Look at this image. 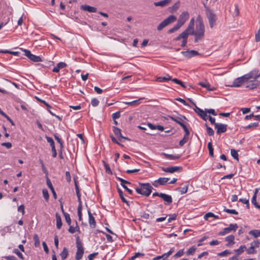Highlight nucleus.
I'll return each instance as SVG.
<instances>
[{"label":"nucleus","instance_id":"1","mask_svg":"<svg viewBox=\"0 0 260 260\" xmlns=\"http://www.w3.org/2000/svg\"><path fill=\"white\" fill-rule=\"evenodd\" d=\"M191 35L195 36L194 42L197 43L200 40H202L205 34V26L202 20H197L196 25V30L191 32Z\"/></svg>","mask_w":260,"mask_h":260},{"label":"nucleus","instance_id":"2","mask_svg":"<svg viewBox=\"0 0 260 260\" xmlns=\"http://www.w3.org/2000/svg\"><path fill=\"white\" fill-rule=\"evenodd\" d=\"M139 187L136 189L138 193L146 197H148L150 194L153 187L149 183H139Z\"/></svg>","mask_w":260,"mask_h":260},{"label":"nucleus","instance_id":"3","mask_svg":"<svg viewBox=\"0 0 260 260\" xmlns=\"http://www.w3.org/2000/svg\"><path fill=\"white\" fill-rule=\"evenodd\" d=\"M205 11L207 17L209 21L210 27L212 28L216 24L217 17L216 14L212 10H210L205 4Z\"/></svg>","mask_w":260,"mask_h":260},{"label":"nucleus","instance_id":"4","mask_svg":"<svg viewBox=\"0 0 260 260\" xmlns=\"http://www.w3.org/2000/svg\"><path fill=\"white\" fill-rule=\"evenodd\" d=\"M76 247L77 250L76 253L75 258L76 260H80L82 258L84 254V248L83 247L82 243L78 237L76 239Z\"/></svg>","mask_w":260,"mask_h":260},{"label":"nucleus","instance_id":"5","mask_svg":"<svg viewBox=\"0 0 260 260\" xmlns=\"http://www.w3.org/2000/svg\"><path fill=\"white\" fill-rule=\"evenodd\" d=\"M248 80V78L246 76V74L243 76L238 77L234 80L233 84L231 85H229L230 87H239L244 84L246 83V82Z\"/></svg>","mask_w":260,"mask_h":260},{"label":"nucleus","instance_id":"6","mask_svg":"<svg viewBox=\"0 0 260 260\" xmlns=\"http://www.w3.org/2000/svg\"><path fill=\"white\" fill-rule=\"evenodd\" d=\"M176 19V18L174 15L169 16L157 26V30L158 31L162 30L164 27L169 25L170 23L175 21Z\"/></svg>","mask_w":260,"mask_h":260},{"label":"nucleus","instance_id":"7","mask_svg":"<svg viewBox=\"0 0 260 260\" xmlns=\"http://www.w3.org/2000/svg\"><path fill=\"white\" fill-rule=\"evenodd\" d=\"M245 84H246L245 86L246 88L249 89H253L259 85L260 81L256 79H251L246 81Z\"/></svg>","mask_w":260,"mask_h":260},{"label":"nucleus","instance_id":"8","mask_svg":"<svg viewBox=\"0 0 260 260\" xmlns=\"http://www.w3.org/2000/svg\"><path fill=\"white\" fill-rule=\"evenodd\" d=\"M23 51L24 52V55L31 61L34 62H40L42 61L40 56L31 54L29 50L24 49Z\"/></svg>","mask_w":260,"mask_h":260},{"label":"nucleus","instance_id":"9","mask_svg":"<svg viewBox=\"0 0 260 260\" xmlns=\"http://www.w3.org/2000/svg\"><path fill=\"white\" fill-rule=\"evenodd\" d=\"M238 225L237 224H230L229 227L225 228L223 231L219 233V235L223 236L226 234L230 233L231 231L235 232L238 229Z\"/></svg>","mask_w":260,"mask_h":260},{"label":"nucleus","instance_id":"10","mask_svg":"<svg viewBox=\"0 0 260 260\" xmlns=\"http://www.w3.org/2000/svg\"><path fill=\"white\" fill-rule=\"evenodd\" d=\"M189 18V14L187 12H182L179 16V19L177 22V24L181 27L184 24L185 21Z\"/></svg>","mask_w":260,"mask_h":260},{"label":"nucleus","instance_id":"11","mask_svg":"<svg viewBox=\"0 0 260 260\" xmlns=\"http://www.w3.org/2000/svg\"><path fill=\"white\" fill-rule=\"evenodd\" d=\"M193 104L194 105V106L195 107V109H194L195 112L201 118H202L204 120H207V119H208V117H207V115L206 114V110H205V111H204L202 109L198 107L195 103H193Z\"/></svg>","mask_w":260,"mask_h":260},{"label":"nucleus","instance_id":"12","mask_svg":"<svg viewBox=\"0 0 260 260\" xmlns=\"http://www.w3.org/2000/svg\"><path fill=\"white\" fill-rule=\"evenodd\" d=\"M246 76L248 78V80L253 79L257 80V78L260 77V73H258V70L257 69H254L250 72L249 73L246 74Z\"/></svg>","mask_w":260,"mask_h":260},{"label":"nucleus","instance_id":"13","mask_svg":"<svg viewBox=\"0 0 260 260\" xmlns=\"http://www.w3.org/2000/svg\"><path fill=\"white\" fill-rule=\"evenodd\" d=\"M215 128L216 129V133L219 135L226 132L227 125L222 123L215 124Z\"/></svg>","mask_w":260,"mask_h":260},{"label":"nucleus","instance_id":"14","mask_svg":"<svg viewBox=\"0 0 260 260\" xmlns=\"http://www.w3.org/2000/svg\"><path fill=\"white\" fill-rule=\"evenodd\" d=\"M171 119L173 121L176 122L178 123L180 125H181L183 123H185L187 121V119L184 116L182 115H179L177 117H170Z\"/></svg>","mask_w":260,"mask_h":260},{"label":"nucleus","instance_id":"15","mask_svg":"<svg viewBox=\"0 0 260 260\" xmlns=\"http://www.w3.org/2000/svg\"><path fill=\"white\" fill-rule=\"evenodd\" d=\"M182 169L181 167H171L168 168H162V170L165 172L173 173L178 172Z\"/></svg>","mask_w":260,"mask_h":260},{"label":"nucleus","instance_id":"16","mask_svg":"<svg viewBox=\"0 0 260 260\" xmlns=\"http://www.w3.org/2000/svg\"><path fill=\"white\" fill-rule=\"evenodd\" d=\"M117 179L120 181L121 182V185L131 194H132L133 193V191L132 190L128 188L127 187V186H125V184H131V183L128 181H126L125 180H124L122 178H120V177H117Z\"/></svg>","mask_w":260,"mask_h":260},{"label":"nucleus","instance_id":"17","mask_svg":"<svg viewBox=\"0 0 260 260\" xmlns=\"http://www.w3.org/2000/svg\"><path fill=\"white\" fill-rule=\"evenodd\" d=\"M80 8L83 11H88L90 13H95L97 11L96 8L86 5L81 6Z\"/></svg>","mask_w":260,"mask_h":260},{"label":"nucleus","instance_id":"18","mask_svg":"<svg viewBox=\"0 0 260 260\" xmlns=\"http://www.w3.org/2000/svg\"><path fill=\"white\" fill-rule=\"evenodd\" d=\"M113 131L115 135H116L117 137H119L120 138H122V139H123L125 140H129V139L128 138H127V137H124L122 136V135L121 133V129L120 128L114 126H113Z\"/></svg>","mask_w":260,"mask_h":260},{"label":"nucleus","instance_id":"19","mask_svg":"<svg viewBox=\"0 0 260 260\" xmlns=\"http://www.w3.org/2000/svg\"><path fill=\"white\" fill-rule=\"evenodd\" d=\"M169 180V178H159L158 179L155 181L154 183H153V185L155 187H157V185L156 183H158L161 185H164L167 183Z\"/></svg>","mask_w":260,"mask_h":260},{"label":"nucleus","instance_id":"20","mask_svg":"<svg viewBox=\"0 0 260 260\" xmlns=\"http://www.w3.org/2000/svg\"><path fill=\"white\" fill-rule=\"evenodd\" d=\"M159 197L162 199L165 202L169 204L172 202V198L171 196L164 193H160Z\"/></svg>","mask_w":260,"mask_h":260},{"label":"nucleus","instance_id":"21","mask_svg":"<svg viewBox=\"0 0 260 260\" xmlns=\"http://www.w3.org/2000/svg\"><path fill=\"white\" fill-rule=\"evenodd\" d=\"M172 0H162L160 2H155L154 5L156 7L160 6L161 7H165L168 5Z\"/></svg>","mask_w":260,"mask_h":260},{"label":"nucleus","instance_id":"22","mask_svg":"<svg viewBox=\"0 0 260 260\" xmlns=\"http://www.w3.org/2000/svg\"><path fill=\"white\" fill-rule=\"evenodd\" d=\"M67 64L64 62H60L58 63L57 66L53 69L52 71L53 72L58 73L60 69L65 68Z\"/></svg>","mask_w":260,"mask_h":260},{"label":"nucleus","instance_id":"23","mask_svg":"<svg viewBox=\"0 0 260 260\" xmlns=\"http://www.w3.org/2000/svg\"><path fill=\"white\" fill-rule=\"evenodd\" d=\"M88 214L89 216V223L92 228H94L96 225L94 217L92 216L89 211H88Z\"/></svg>","mask_w":260,"mask_h":260},{"label":"nucleus","instance_id":"24","mask_svg":"<svg viewBox=\"0 0 260 260\" xmlns=\"http://www.w3.org/2000/svg\"><path fill=\"white\" fill-rule=\"evenodd\" d=\"M225 239L228 242V243L226 244V246H230L235 243V237L232 235L227 236Z\"/></svg>","mask_w":260,"mask_h":260},{"label":"nucleus","instance_id":"25","mask_svg":"<svg viewBox=\"0 0 260 260\" xmlns=\"http://www.w3.org/2000/svg\"><path fill=\"white\" fill-rule=\"evenodd\" d=\"M47 185L48 186V187L50 189V190H51V192L53 194V197L54 198V199H56L57 197H56V193L55 191V190L53 188V186L52 184V183L51 182V181L50 180V179L48 178L47 179Z\"/></svg>","mask_w":260,"mask_h":260},{"label":"nucleus","instance_id":"26","mask_svg":"<svg viewBox=\"0 0 260 260\" xmlns=\"http://www.w3.org/2000/svg\"><path fill=\"white\" fill-rule=\"evenodd\" d=\"M163 155L166 158L170 159H173V160L179 159L181 157V155L179 154L173 155V154H167V153H164Z\"/></svg>","mask_w":260,"mask_h":260},{"label":"nucleus","instance_id":"27","mask_svg":"<svg viewBox=\"0 0 260 260\" xmlns=\"http://www.w3.org/2000/svg\"><path fill=\"white\" fill-rule=\"evenodd\" d=\"M36 99L38 101L42 103H43L46 107H47V110L52 115H55V114L53 113L51 111H49V108H51V106L48 104L47 103H46L44 100H41V99L38 98V97H36Z\"/></svg>","mask_w":260,"mask_h":260},{"label":"nucleus","instance_id":"28","mask_svg":"<svg viewBox=\"0 0 260 260\" xmlns=\"http://www.w3.org/2000/svg\"><path fill=\"white\" fill-rule=\"evenodd\" d=\"M231 12L233 16H238L239 14V11L238 5L235 4L234 7L231 9Z\"/></svg>","mask_w":260,"mask_h":260},{"label":"nucleus","instance_id":"29","mask_svg":"<svg viewBox=\"0 0 260 260\" xmlns=\"http://www.w3.org/2000/svg\"><path fill=\"white\" fill-rule=\"evenodd\" d=\"M181 39L185 40H187V38L189 35H191V32L188 30L187 29H185L184 31H183L181 34H180Z\"/></svg>","mask_w":260,"mask_h":260},{"label":"nucleus","instance_id":"30","mask_svg":"<svg viewBox=\"0 0 260 260\" xmlns=\"http://www.w3.org/2000/svg\"><path fill=\"white\" fill-rule=\"evenodd\" d=\"M55 216L56 219V228L59 230L62 226L61 218L58 213H56Z\"/></svg>","mask_w":260,"mask_h":260},{"label":"nucleus","instance_id":"31","mask_svg":"<svg viewBox=\"0 0 260 260\" xmlns=\"http://www.w3.org/2000/svg\"><path fill=\"white\" fill-rule=\"evenodd\" d=\"M69 255V251L67 247H64L62 251L60 253V256L62 260L65 259Z\"/></svg>","mask_w":260,"mask_h":260},{"label":"nucleus","instance_id":"32","mask_svg":"<svg viewBox=\"0 0 260 260\" xmlns=\"http://www.w3.org/2000/svg\"><path fill=\"white\" fill-rule=\"evenodd\" d=\"M248 234L252 236L254 238H256L258 237H260V230H251L249 232Z\"/></svg>","mask_w":260,"mask_h":260},{"label":"nucleus","instance_id":"33","mask_svg":"<svg viewBox=\"0 0 260 260\" xmlns=\"http://www.w3.org/2000/svg\"><path fill=\"white\" fill-rule=\"evenodd\" d=\"M194 19L193 18H192L190 20L186 29H187L189 31L191 32L192 31H193L194 30Z\"/></svg>","mask_w":260,"mask_h":260},{"label":"nucleus","instance_id":"34","mask_svg":"<svg viewBox=\"0 0 260 260\" xmlns=\"http://www.w3.org/2000/svg\"><path fill=\"white\" fill-rule=\"evenodd\" d=\"M170 80H171V77L169 75L165 77H159L156 79L157 82H165Z\"/></svg>","mask_w":260,"mask_h":260},{"label":"nucleus","instance_id":"35","mask_svg":"<svg viewBox=\"0 0 260 260\" xmlns=\"http://www.w3.org/2000/svg\"><path fill=\"white\" fill-rule=\"evenodd\" d=\"M189 139V135L185 134L183 139L179 142V145L182 146L185 143H186Z\"/></svg>","mask_w":260,"mask_h":260},{"label":"nucleus","instance_id":"36","mask_svg":"<svg viewBox=\"0 0 260 260\" xmlns=\"http://www.w3.org/2000/svg\"><path fill=\"white\" fill-rule=\"evenodd\" d=\"M246 249V247L245 245H241L239 248L235 249L234 251L237 255H239L242 253Z\"/></svg>","mask_w":260,"mask_h":260},{"label":"nucleus","instance_id":"37","mask_svg":"<svg viewBox=\"0 0 260 260\" xmlns=\"http://www.w3.org/2000/svg\"><path fill=\"white\" fill-rule=\"evenodd\" d=\"M188 184H187L184 187H178L176 189V190L179 191L181 194L185 193L187 191Z\"/></svg>","mask_w":260,"mask_h":260},{"label":"nucleus","instance_id":"38","mask_svg":"<svg viewBox=\"0 0 260 260\" xmlns=\"http://www.w3.org/2000/svg\"><path fill=\"white\" fill-rule=\"evenodd\" d=\"M118 193H119V195L120 196V198L121 199V200H122V201L124 203H125L127 205H128V201L125 199L124 197V195H123V192L121 190H120V189H118Z\"/></svg>","mask_w":260,"mask_h":260},{"label":"nucleus","instance_id":"39","mask_svg":"<svg viewBox=\"0 0 260 260\" xmlns=\"http://www.w3.org/2000/svg\"><path fill=\"white\" fill-rule=\"evenodd\" d=\"M209 217H214V218H218V216L214 215L213 213L208 212L206 213L204 217L205 220H208Z\"/></svg>","mask_w":260,"mask_h":260},{"label":"nucleus","instance_id":"40","mask_svg":"<svg viewBox=\"0 0 260 260\" xmlns=\"http://www.w3.org/2000/svg\"><path fill=\"white\" fill-rule=\"evenodd\" d=\"M231 154L235 159L239 160L238 154L237 151L234 149H231Z\"/></svg>","mask_w":260,"mask_h":260},{"label":"nucleus","instance_id":"41","mask_svg":"<svg viewBox=\"0 0 260 260\" xmlns=\"http://www.w3.org/2000/svg\"><path fill=\"white\" fill-rule=\"evenodd\" d=\"M260 245V242L258 240H254L250 243L251 249H254L258 247Z\"/></svg>","mask_w":260,"mask_h":260},{"label":"nucleus","instance_id":"42","mask_svg":"<svg viewBox=\"0 0 260 260\" xmlns=\"http://www.w3.org/2000/svg\"><path fill=\"white\" fill-rule=\"evenodd\" d=\"M208 148L209 149V153L210 156L213 157L214 156V153H213L214 149H213V148L212 147V145L211 142H209L208 143Z\"/></svg>","mask_w":260,"mask_h":260},{"label":"nucleus","instance_id":"43","mask_svg":"<svg viewBox=\"0 0 260 260\" xmlns=\"http://www.w3.org/2000/svg\"><path fill=\"white\" fill-rule=\"evenodd\" d=\"M143 99H144V98H141L137 100L131 102V106L135 107L139 105L141 103V101Z\"/></svg>","mask_w":260,"mask_h":260},{"label":"nucleus","instance_id":"44","mask_svg":"<svg viewBox=\"0 0 260 260\" xmlns=\"http://www.w3.org/2000/svg\"><path fill=\"white\" fill-rule=\"evenodd\" d=\"M33 239H34V240L35 242V246L36 247L39 246L40 244V240H39V238L37 234H35L34 236Z\"/></svg>","mask_w":260,"mask_h":260},{"label":"nucleus","instance_id":"45","mask_svg":"<svg viewBox=\"0 0 260 260\" xmlns=\"http://www.w3.org/2000/svg\"><path fill=\"white\" fill-rule=\"evenodd\" d=\"M106 172L108 174H112V171L110 169L109 165L107 164L105 161H103Z\"/></svg>","mask_w":260,"mask_h":260},{"label":"nucleus","instance_id":"46","mask_svg":"<svg viewBox=\"0 0 260 260\" xmlns=\"http://www.w3.org/2000/svg\"><path fill=\"white\" fill-rule=\"evenodd\" d=\"M181 27L180 26H179L177 23L173 27H172V28L170 29L169 30H168V32L169 34H171V33H173L174 32H175V31L177 30L178 29H179Z\"/></svg>","mask_w":260,"mask_h":260},{"label":"nucleus","instance_id":"47","mask_svg":"<svg viewBox=\"0 0 260 260\" xmlns=\"http://www.w3.org/2000/svg\"><path fill=\"white\" fill-rule=\"evenodd\" d=\"M64 216L66 219V222L69 225H70L71 224V219L70 218L69 214L68 213H64Z\"/></svg>","mask_w":260,"mask_h":260},{"label":"nucleus","instance_id":"48","mask_svg":"<svg viewBox=\"0 0 260 260\" xmlns=\"http://www.w3.org/2000/svg\"><path fill=\"white\" fill-rule=\"evenodd\" d=\"M43 197L46 200V201H48L49 198V194L48 190L46 189H43L42 190Z\"/></svg>","mask_w":260,"mask_h":260},{"label":"nucleus","instance_id":"49","mask_svg":"<svg viewBox=\"0 0 260 260\" xmlns=\"http://www.w3.org/2000/svg\"><path fill=\"white\" fill-rule=\"evenodd\" d=\"M257 192V189L256 190L254 194L252 197L251 202L254 205V206L257 208V206H259L260 205H258L256 203V194Z\"/></svg>","mask_w":260,"mask_h":260},{"label":"nucleus","instance_id":"50","mask_svg":"<svg viewBox=\"0 0 260 260\" xmlns=\"http://www.w3.org/2000/svg\"><path fill=\"white\" fill-rule=\"evenodd\" d=\"M196 248L194 246L190 247L186 252L187 255L192 254L196 251Z\"/></svg>","mask_w":260,"mask_h":260},{"label":"nucleus","instance_id":"51","mask_svg":"<svg viewBox=\"0 0 260 260\" xmlns=\"http://www.w3.org/2000/svg\"><path fill=\"white\" fill-rule=\"evenodd\" d=\"M231 253V252L229 250H225L221 252L218 253V255L220 256H224L228 254Z\"/></svg>","mask_w":260,"mask_h":260},{"label":"nucleus","instance_id":"52","mask_svg":"<svg viewBox=\"0 0 260 260\" xmlns=\"http://www.w3.org/2000/svg\"><path fill=\"white\" fill-rule=\"evenodd\" d=\"M224 211L228 213L237 215L238 214V212L236 211L235 209H225Z\"/></svg>","mask_w":260,"mask_h":260},{"label":"nucleus","instance_id":"53","mask_svg":"<svg viewBox=\"0 0 260 260\" xmlns=\"http://www.w3.org/2000/svg\"><path fill=\"white\" fill-rule=\"evenodd\" d=\"M76 228L79 229L78 226L77 225H76V227H74L73 226L70 224L68 231L71 234H74L76 232Z\"/></svg>","mask_w":260,"mask_h":260},{"label":"nucleus","instance_id":"54","mask_svg":"<svg viewBox=\"0 0 260 260\" xmlns=\"http://www.w3.org/2000/svg\"><path fill=\"white\" fill-rule=\"evenodd\" d=\"M0 53H10L14 55H18L19 53L18 52H15V51H10L8 50H5V51H0Z\"/></svg>","mask_w":260,"mask_h":260},{"label":"nucleus","instance_id":"55","mask_svg":"<svg viewBox=\"0 0 260 260\" xmlns=\"http://www.w3.org/2000/svg\"><path fill=\"white\" fill-rule=\"evenodd\" d=\"M258 122L252 123L248 125L247 126H246L244 127V128L245 129H248V128H252V127H256L257 126H258Z\"/></svg>","mask_w":260,"mask_h":260},{"label":"nucleus","instance_id":"56","mask_svg":"<svg viewBox=\"0 0 260 260\" xmlns=\"http://www.w3.org/2000/svg\"><path fill=\"white\" fill-rule=\"evenodd\" d=\"M91 104L92 106L96 107L99 105V101L98 99H96L95 98H93L91 100Z\"/></svg>","mask_w":260,"mask_h":260},{"label":"nucleus","instance_id":"57","mask_svg":"<svg viewBox=\"0 0 260 260\" xmlns=\"http://www.w3.org/2000/svg\"><path fill=\"white\" fill-rule=\"evenodd\" d=\"M207 133L209 136H213L214 134L213 129L208 126H207Z\"/></svg>","mask_w":260,"mask_h":260},{"label":"nucleus","instance_id":"58","mask_svg":"<svg viewBox=\"0 0 260 260\" xmlns=\"http://www.w3.org/2000/svg\"><path fill=\"white\" fill-rule=\"evenodd\" d=\"M46 139L47 142L50 144V146L55 145L54 142L52 138L46 136Z\"/></svg>","mask_w":260,"mask_h":260},{"label":"nucleus","instance_id":"59","mask_svg":"<svg viewBox=\"0 0 260 260\" xmlns=\"http://www.w3.org/2000/svg\"><path fill=\"white\" fill-rule=\"evenodd\" d=\"M14 252L15 254H16L17 255V256L21 259H24L22 254L17 249H15L14 250Z\"/></svg>","mask_w":260,"mask_h":260},{"label":"nucleus","instance_id":"60","mask_svg":"<svg viewBox=\"0 0 260 260\" xmlns=\"http://www.w3.org/2000/svg\"><path fill=\"white\" fill-rule=\"evenodd\" d=\"M181 53L182 55L187 58H190L192 57L189 51H182Z\"/></svg>","mask_w":260,"mask_h":260},{"label":"nucleus","instance_id":"61","mask_svg":"<svg viewBox=\"0 0 260 260\" xmlns=\"http://www.w3.org/2000/svg\"><path fill=\"white\" fill-rule=\"evenodd\" d=\"M184 251L183 249L179 250L174 255L175 257H179L183 255Z\"/></svg>","mask_w":260,"mask_h":260},{"label":"nucleus","instance_id":"62","mask_svg":"<svg viewBox=\"0 0 260 260\" xmlns=\"http://www.w3.org/2000/svg\"><path fill=\"white\" fill-rule=\"evenodd\" d=\"M120 116V112H117L114 113H113L112 115V118L113 120H116V119H118Z\"/></svg>","mask_w":260,"mask_h":260},{"label":"nucleus","instance_id":"63","mask_svg":"<svg viewBox=\"0 0 260 260\" xmlns=\"http://www.w3.org/2000/svg\"><path fill=\"white\" fill-rule=\"evenodd\" d=\"M182 128L183 129H184L185 134H187V135H189V130L188 129V128H187L186 126L185 125V123H183V124H182L181 125H180Z\"/></svg>","mask_w":260,"mask_h":260},{"label":"nucleus","instance_id":"64","mask_svg":"<svg viewBox=\"0 0 260 260\" xmlns=\"http://www.w3.org/2000/svg\"><path fill=\"white\" fill-rule=\"evenodd\" d=\"M255 41L256 42L260 41V27L257 33L255 34Z\"/></svg>","mask_w":260,"mask_h":260}]
</instances>
